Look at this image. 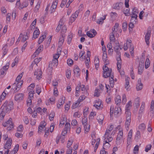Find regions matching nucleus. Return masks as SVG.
I'll list each match as a JSON object with an SVG mask.
<instances>
[{"label":"nucleus","instance_id":"nucleus-1","mask_svg":"<svg viewBox=\"0 0 154 154\" xmlns=\"http://www.w3.org/2000/svg\"><path fill=\"white\" fill-rule=\"evenodd\" d=\"M23 72H22L19 74L17 77L16 80V82L12 85V88L14 89V92L16 93L19 91L21 87V85L23 84V81H20L22 77Z\"/></svg>","mask_w":154,"mask_h":154},{"label":"nucleus","instance_id":"nucleus-2","mask_svg":"<svg viewBox=\"0 0 154 154\" xmlns=\"http://www.w3.org/2000/svg\"><path fill=\"white\" fill-rule=\"evenodd\" d=\"M59 57V53L57 54H55L53 55V59L52 61L50 62L49 65V67L48 69V70L50 72L52 70L53 67H56L58 64L57 59Z\"/></svg>","mask_w":154,"mask_h":154},{"label":"nucleus","instance_id":"nucleus-3","mask_svg":"<svg viewBox=\"0 0 154 154\" xmlns=\"http://www.w3.org/2000/svg\"><path fill=\"white\" fill-rule=\"evenodd\" d=\"M103 76L105 78H107L108 77H111L112 75H113L112 73V70L111 68H108L106 66H104L103 67Z\"/></svg>","mask_w":154,"mask_h":154},{"label":"nucleus","instance_id":"nucleus-4","mask_svg":"<svg viewBox=\"0 0 154 154\" xmlns=\"http://www.w3.org/2000/svg\"><path fill=\"white\" fill-rule=\"evenodd\" d=\"M126 115V120L125 123V125L126 130L128 131L129 129V127L131 122V113L129 111H125Z\"/></svg>","mask_w":154,"mask_h":154},{"label":"nucleus","instance_id":"nucleus-5","mask_svg":"<svg viewBox=\"0 0 154 154\" xmlns=\"http://www.w3.org/2000/svg\"><path fill=\"white\" fill-rule=\"evenodd\" d=\"M13 105L12 102L6 101L3 105L4 111L8 112L11 110L13 108Z\"/></svg>","mask_w":154,"mask_h":154},{"label":"nucleus","instance_id":"nucleus-6","mask_svg":"<svg viewBox=\"0 0 154 154\" xmlns=\"http://www.w3.org/2000/svg\"><path fill=\"white\" fill-rule=\"evenodd\" d=\"M2 125L4 127H7V129L8 131L11 130L14 127L12 119L11 118H10L7 122L3 123Z\"/></svg>","mask_w":154,"mask_h":154},{"label":"nucleus","instance_id":"nucleus-7","mask_svg":"<svg viewBox=\"0 0 154 154\" xmlns=\"http://www.w3.org/2000/svg\"><path fill=\"white\" fill-rule=\"evenodd\" d=\"M85 112H84L83 113L84 116L83 118L82 119V125L84 126L85 130L87 132H88L89 130L90 126V125H88L87 124L88 118L87 117L85 116Z\"/></svg>","mask_w":154,"mask_h":154},{"label":"nucleus","instance_id":"nucleus-8","mask_svg":"<svg viewBox=\"0 0 154 154\" xmlns=\"http://www.w3.org/2000/svg\"><path fill=\"white\" fill-rule=\"evenodd\" d=\"M79 12V11H76L72 15L70 18V22L72 23L75 21L76 18L78 17Z\"/></svg>","mask_w":154,"mask_h":154},{"label":"nucleus","instance_id":"nucleus-9","mask_svg":"<svg viewBox=\"0 0 154 154\" xmlns=\"http://www.w3.org/2000/svg\"><path fill=\"white\" fill-rule=\"evenodd\" d=\"M46 125V123L45 121L41 122L38 128V133L40 134L43 131V129L45 128Z\"/></svg>","mask_w":154,"mask_h":154},{"label":"nucleus","instance_id":"nucleus-10","mask_svg":"<svg viewBox=\"0 0 154 154\" xmlns=\"http://www.w3.org/2000/svg\"><path fill=\"white\" fill-rule=\"evenodd\" d=\"M12 140L11 138H9L4 145V148L6 149H9L11 147Z\"/></svg>","mask_w":154,"mask_h":154},{"label":"nucleus","instance_id":"nucleus-11","mask_svg":"<svg viewBox=\"0 0 154 154\" xmlns=\"http://www.w3.org/2000/svg\"><path fill=\"white\" fill-rule=\"evenodd\" d=\"M114 51L116 52L118 55L120 56L121 55V53L118 51V50H119V49L121 50L122 48L120 47L119 43H115V45L114 46Z\"/></svg>","mask_w":154,"mask_h":154},{"label":"nucleus","instance_id":"nucleus-12","mask_svg":"<svg viewBox=\"0 0 154 154\" xmlns=\"http://www.w3.org/2000/svg\"><path fill=\"white\" fill-rule=\"evenodd\" d=\"M93 106L97 109H102L103 107V105L101 104V102L99 100L95 101V104Z\"/></svg>","mask_w":154,"mask_h":154},{"label":"nucleus","instance_id":"nucleus-13","mask_svg":"<svg viewBox=\"0 0 154 154\" xmlns=\"http://www.w3.org/2000/svg\"><path fill=\"white\" fill-rule=\"evenodd\" d=\"M42 72L40 69H37L34 72V75H36V78L38 79H40L42 78Z\"/></svg>","mask_w":154,"mask_h":154},{"label":"nucleus","instance_id":"nucleus-14","mask_svg":"<svg viewBox=\"0 0 154 154\" xmlns=\"http://www.w3.org/2000/svg\"><path fill=\"white\" fill-rule=\"evenodd\" d=\"M43 49V45H40L37 49L33 54L32 56L35 57L36 55L39 54L41 51H42Z\"/></svg>","mask_w":154,"mask_h":154},{"label":"nucleus","instance_id":"nucleus-15","mask_svg":"<svg viewBox=\"0 0 154 154\" xmlns=\"http://www.w3.org/2000/svg\"><path fill=\"white\" fill-rule=\"evenodd\" d=\"M151 32L150 31H148L145 36V40L146 44L149 45V40L150 39Z\"/></svg>","mask_w":154,"mask_h":154},{"label":"nucleus","instance_id":"nucleus-16","mask_svg":"<svg viewBox=\"0 0 154 154\" xmlns=\"http://www.w3.org/2000/svg\"><path fill=\"white\" fill-rule=\"evenodd\" d=\"M111 134H110L109 135H108L107 137H106L105 136V134L104 136L105 138V144L107 143L108 144V146L109 145V144L108 143V142H111L113 140V138L111 136Z\"/></svg>","mask_w":154,"mask_h":154},{"label":"nucleus","instance_id":"nucleus-17","mask_svg":"<svg viewBox=\"0 0 154 154\" xmlns=\"http://www.w3.org/2000/svg\"><path fill=\"white\" fill-rule=\"evenodd\" d=\"M129 79L130 78L128 77H126L125 79V88L128 91L130 90Z\"/></svg>","mask_w":154,"mask_h":154},{"label":"nucleus","instance_id":"nucleus-18","mask_svg":"<svg viewBox=\"0 0 154 154\" xmlns=\"http://www.w3.org/2000/svg\"><path fill=\"white\" fill-rule=\"evenodd\" d=\"M24 95L23 94H19L16 95L15 97V100L16 101L22 100L23 98Z\"/></svg>","mask_w":154,"mask_h":154},{"label":"nucleus","instance_id":"nucleus-19","mask_svg":"<svg viewBox=\"0 0 154 154\" xmlns=\"http://www.w3.org/2000/svg\"><path fill=\"white\" fill-rule=\"evenodd\" d=\"M144 68V64L143 62H140L139 66L138 68V72L139 74H141L143 72Z\"/></svg>","mask_w":154,"mask_h":154},{"label":"nucleus","instance_id":"nucleus-20","mask_svg":"<svg viewBox=\"0 0 154 154\" xmlns=\"http://www.w3.org/2000/svg\"><path fill=\"white\" fill-rule=\"evenodd\" d=\"M104 118V116L103 114H100L97 117V120L98 122L101 124H102L103 122Z\"/></svg>","mask_w":154,"mask_h":154},{"label":"nucleus","instance_id":"nucleus-21","mask_svg":"<svg viewBox=\"0 0 154 154\" xmlns=\"http://www.w3.org/2000/svg\"><path fill=\"white\" fill-rule=\"evenodd\" d=\"M131 40H127L126 42L124 44V50L126 51L128 49L129 46L131 45Z\"/></svg>","mask_w":154,"mask_h":154},{"label":"nucleus","instance_id":"nucleus-22","mask_svg":"<svg viewBox=\"0 0 154 154\" xmlns=\"http://www.w3.org/2000/svg\"><path fill=\"white\" fill-rule=\"evenodd\" d=\"M143 85L141 82V79H139L137 81V83L136 85V89L137 91L141 90L143 88Z\"/></svg>","mask_w":154,"mask_h":154},{"label":"nucleus","instance_id":"nucleus-23","mask_svg":"<svg viewBox=\"0 0 154 154\" xmlns=\"http://www.w3.org/2000/svg\"><path fill=\"white\" fill-rule=\"evenodd\" d=\"M58 2V0H56L54 2H53L51 6V13H52L53 12H54V11H53V10H54L56 8Z\"/></svg>","mask_w":154,"mask_h":154},{"label":"nucleus","instance_id":"nucleus-24","mask_svg":"<svg viewBox=\"0 0 154 154\" xmlns=\"http://www.w3.org/2000/svg\"><path fill=\"white\" fill-rule=\"evenodd\" d=\"M121 109L118 106L115 107L114 109V114L115 115H117L118 114H121Z\"/></svg>","mask_w":154,"mask_h":154},{"label":"nucleus","instance_id":"nucleus-25","mask_svg":"<svg viewBox=\"0 0 154 154\" xmlns=\"http://www.w3.org/2000/svg\"><path fill=\"white\" fill-rule=\"evenodd\" d=\"M94 64L96 68L97 69L99 65V60L98 57L97 56H95V57Z\"/></svg>","mask_w":154,"mask_h":154},{"label":"nucleus","instance_id":"nucleus-26","mask_svg":"<svg viewBox=\"0 0 154 154\" xmlns=\"http://www.w3.org/2000/svg\"><path fill=\"white\" fill-rule=\"evenodd\" d=\"M133 131L131 129L128 133L127 140L128 143H130L131 142V140L132 138Z\"/></svg>","mask_w":154,"mask_h":154},{"label":"nucleus","instance_id":"nucleus-27","mask_svg":"<svg viewBox=\"0 0 154 154\" xmlns=\"http://www.w3.org/2000/svg\"><path fill=\"white\" fill-rule=\"evenodd\" d=\"M80 87L81 90L82 91V93L84 94V95H86V96H87V95L88 94V93L87 90L85 88V85H81Z\"/></svg>","mask_w":154,"mask_h":154},{"label":"nucleus","instance_id":"nucleus-28","mask_svg":"<svg viewBox=\"0 0 154 154\" xmlns=\"http://www.w3.org/2000/svg\"><path fill=\"white\" fill-rule=\"evenodd\" d=\"M123 5V3L121 2H117L114 5V8L115 9L119 10L122 6Z\"/></svg>","mask_w":154,"mask_h":154},{"label":"nucleus","instance_id":"nucleus-29","mask_svg":"<svg viewBox=\"0 0 154 154\" xmlns=\"http://www.w3.org/2000/svg\"><path fill=\"white\" fill-rule=\"evenodd\" d=\"M124 14L126 16H128L130 15V9L129 7L125 8L123 10Z\"/></svg>","mask_w":154,"mask_h":154},{"label":"nucleus","instance_id":"nucleus-30","mask_svg":"<svg viewBox=\"0 0 154 154\" xmlns=\"http://www.w3.org/2000/svg\"><path fill=\"white\" fill-rule=\"evenodd\" d=\"M8 45L7 44H5L3 47L2 48L3 55L2 57H3L7 54L8 51V49L7 48Z\"/></svg>","mask_w":154,"mask_h":154},{"label":"nucleus","instance_id":"nucleus-31","mask_svg":"<svg viewBox=\"0 0 154 154\" xmlns=\"http://www.w3.org/2000/svg\"><path fill=\"white\" fill-rule=\"evenodd\" d=\"M40 34V32L38 29H37V28L35 30V31L34 32L33 34V38H36L38 36L39 34Z\"/></svg>","mask_w":154,"mask_h":154},{"label":"nucleus","instance_id":"nucleus-32","mask_svg":"<svg viewBox=\"0 0 154 154\" xmlns=\"http://www.w3.org/2000/svg\"><path fill=\"white\" fill-rule=\"evenodd\" d=\"M119 137L117 136L116 140V145L117 146H120L121 144L122 143V140L123 138H119Z\"/></svg>","mask_w":154,"mask_h":154},{"label":"nucleus","instance_id":"nucleus-33","mask_svg":"<svg viewBox=\"0 0 154 154\" xmlns=\"http://www.w3.org/2000/svg\"><path fill=\"white\" fill-rule=\"evenodd\" d=\"M66 121V118L65 116H62L60 120V125H63Z\"/></svg>","mask_w":154,"mask_h":154},{"label":"nucleus","instance_id":"nucleus-34","mask_svg":"<svg viewBox=\"0 0 154 154\" xmlns=\"http://www.w3.org/2000/svg\"><path fill=\"white\" fill-rule=\"evenodd\" d=\"M115 101L117 105H118L119 104H120L121 102L120 96H116L115 98Z\"/></svg>","mask_w":154,"mask_h":154},{"label":"nucleus","instance_id":"nucleus-35","mask_svg":"<svg viewBox=\"0 0 154 154\" xmlns=\"http://www.w3.org/2000/svg\"><path fill=\"white\" fill-rule=\"evenodd\" d=\"M46 35L45 34L40 37L38 41V44H40L42 42H43L44 40L46 38Z\"/></svg>","mask_w":154,"mask_h":154},{"label":"nucleus","instance_id":"nucleus-36","mask_svg":"<svg viewBox=\"0 0 154 154\" xmlns=\"http://www.w3.org/2000/svg\"><path fill=\"white\" fill-rule=\"evenodd\" d=\"M80 71V69L77 66H76L74 69V73L77 76L79 75Z\"/></svg>","mask_w":154,"mask_h":154},{"label":"nucleus","instance_id":"nucleus-37","mask_svg":"<svg viewBox=\"0 0 154 154\" xmlns=\"http://www.w3.org/2000/svg\"><path fill=\"white\" fill-rule=\"evenodd\" d=\"M131 104L132 102L131 101H129L126 105L125 109L126 111H130V108L132 106Z\"/></svg>","mask_w":154,"mask_h":154},{"label":"nucleus","instance_id":"nucleus-38","mask_svg":"<svg viewBox=\"0 0 154 154\" xmlns=\"http://www.w3.org/2000/svg\"><path fill=\"white\" fill-rule=\"evenodd\" d=\"M110 78V86L111 88H113L114 87V80L113 79L114 76L113 75H112L111 76Z\"/></svg>","mask_w":154,"mask_h":154},{"label":"nucleus","instance_id":"nucleus-39","mask_svg":"<svg viewBox=\"0 0 154 154\" xmlns=\"http://www.w3.org/2000/svg\"><path fill=\"white\" fill-rule=\"evenodd\" d=\"M29 36V33H28V32H26V35H23L22 40V42H24L26 39L28 38Z\"/></svg>","mask_w":154,"mask_h":154},{"label":"nucleus","instance_id":"nucleus-40","mask_svg":"<svg viewBox=\"0 0 154 154\" xmlns=\"http://www.w3.org/2000/svg\"><path fill=\"white\" fill-rule=\"evenodd\" d=\"M28 6V4L26 2H23L22 3V4L19 5L18 6V8L19 9H22L24 8H25Z\"/></svg>","mask_w":154,"mask_h":154},{"label":"nucleus","instance_id":"nucleus-41","mask_svg":"<svg viewBox=\"0 0 154 154\" xmlns=\"http://www.w3.org/2000/svg\"><path fill=\"white\" fill-rule=\"evenodd\" d=\"M86 96H87L86 95L84 94V95L81 96L78 100L77 101L80 103L85 99L86 97Z\"/></svg>","mask_w":154,"mask_h":154},{"label":"nucleus","instance_id":"nucleus-42","mask_svg":"<svg viewBox=\"0 0 154 154\" xmlns=\"http://www.w3.org/2000/svg\"><path fill=\"white\" fill-rule=\"evenodd\" d=\"M110 40V42H113L115 40V38L114 36V32H112L111 33V35H110L109 37Z\"/></svg>","mask_w":154,"mask_h":154},{"label":"nucleus","instance_id":"nucleus-43","mask_svg":"<svg viewBox=\"0 0 154 154\" xmlns=\"http://www.w3.org/2000/svg\"><path fill=\"white\" fill-rule=\"evenodd\" d=\"M123 130L122 129L119 130L118 132L117 136L119 137V138H123Z\"/></svg>","mask_w":154,"mask_h":154},{"label":"nucleus","instance_id":"nucleus-44","mask_svg":"<svg viewBox=\"0 0 154 154\" xmlns=\"http://www.w3.org/2000/svg\"><path fill=\"white\" fill-rule=\"evenodd\" d=\"M150 64V61L149 58H147L146 59L145 64V67L146 69L149 67Z\"/></svg>","mask_w":154,"mask_h":154},{"label":"nucleus","instance_id":"nucleus-45","mask_svg":"<svg viewBox=\"0 0 154 154\" xmlns=\"http://www.w3.org/2000/svg\"><path fill=\"white\" fill-rule=\"evenodd\" d=\"M11 14L8 13L6 16V22L7 23H9L10 22Z\"/></svg>","mask_w":154,"mask_h":154},{"label":"nucleus","instance_id":"nucleus-46","mask_svg":"<svg viewBox=\"0 0 154 154\" xmlns=\"http://www.w3.org/2000/svg\"><path fill=\"white\" fill-rule=\"evenodd\" d=\"M35 87V85L34 84H31L27 88V90L29 92L30 91H33V89Z\"/></svg>","mask_w":154,"mask_h":154},{"label":"nucleus","instance_id":"nucleus-47","mask_svg":"<svg viewBox=\"0 0 154 154\" xmlns=\"http://www.w3.org/2000/svg\"><path fill=\"white\" fill-rule=\"evenodd\" d=\"M139 128L141 131H144L146 128L145 125L144 123H142L140 125Z\"/></svg>","mask_w":154,"mask_h":154},{"label":"nucleus","instance_id":"nucleus-48","mask_svg":"<svg viewBox=\"0 0 154 154\" xmlns=\"http://www.w3.org/2000/svg\"><path fill=\"white\" fill-rule=\"evenodd\" d=\"M64 41V38L63 36L62 35L60 37L59 43L60 45H62Z\"/></svg>","mask_w":154,"mask_h":154},{"label":"nucleus","instance_id":"nucleus-49","mask_svg":"<svg viewBox=\"0 0 154 154\" xmlns=\"http://www.w3.org/2000/svg\"><path fill=\"white\" fill-rule=\"evenodd\" d=\"M19 147V146L17 144L16 145V146H15V147L14 148V149L13 150V151H12V153H13V152L14 154H15L17 152V151L18 150Z\"/></svg>","mask_w":154,"mask_h":154},{"label":"nucleus","instance_id":"nucleus-50","mask_svg":"<svg viewBox=\"0 0 154 154\" xmlns=\"http://www.w3.org/2000/svg\"><path fill=\"white\" fill-rule=\"evenodd\" d=\"M65 97H63L61 98L59 100V102L60 103L61 105H63L65 103Z\"/></svg>","mask_w":154,"mask_h":154},{"label":"nucleus","instance_id":"nucleus-51","mask_svg":"<svg viewBox=\"0 0 154 154\" xmlns=\"http://www.w3.org/2000/svg\"><path fill=\"white\" fill-rule=\"evenodd\" d=\"M85 51H81L80 52L79 54V59L83 61L84 60L83 57V55L85 54Z\"/></svg>","mask_w":154,"mask_h":154},{"label":"nucleus","instance_id":"nucleus-52","mask_svg":"<svg viewBox=\"0 0 154 154\" xmlns=\"http://www.w3.org/2000/svg\"><path fill=\"white\" fill-rule=\"evenodd\" d=\"M139 150V146L138 145H136L134 147V154H137Z\"/></svg>","mask_w":154,"mask_h":154},{"label":"nucleus","instance_id":"nucleus-53","mask_svg":"<svg viewBox=\"0 0 154 154\" xmlns=\"http://www.w3.org/2000/svg\"><path fill=\"white\" fill-rule=\"evenodd\" d=\"M18 59L16 57L14 60V62L12 64V67H13L15 66L18 63Z\"/></svg>","mask_w":154,"mask_h":154},{"label":"nucleus","instance_id":"nucleus-54","mask_svg":"<svg viewBox=\"0 0 154 154\" xmlns=\"http://www.w3.org/2000/svg\"><path fill=\"white\" fill-rule=\"evenodd\" d=\"M131 21H132L133 18L135 19V20L137 19V14L136 13H134L131 14Z\"/></svg>","mask_w":154,"mask_h":154},{"label":"nucleus","instance_id":"nucleus-55","mask_svg":"<svg viewBox=\"0 0 154 154\" xmlns=\"http://www.w3.org/2000/svg\"><path fill=\"white\" fill-rule=\"evenodd\" d=\"M67 28L66 26L64 25L61 28V32L62 34L65 33L66 31Z\"/></svg>","mask_w":154,"mask_h":154},{"label":"nucleus","instance_id":"nucleus-56","mask_svg":"<svg viewBox=\"0 0 154 154\" xmlns=\"http://www.w3.org/2000/svg\"><path fill=\"white\" fill-rule=\"evenodd\" d=\"M66 75L67 78H69L71 76V71L67 69L66 71Z\"/></svg>","mask_w":154,"mask_h":154},{"label":"nucleus","instance_id":"nucleus-57","mask_svg":"<svg viewBox=\"0 0 154 154\" xmlns=\"http://www.w3.org/2000/svg\"><path fill=\"white\" fill-rule=\"evenodd\" d=\"M36 92L38 94H39L41 92V88L39 87L38 85L36 86Z\"/></svg>","mask_w":154,"mask_h":154},{"label":"nucleus","instance_id":"nucleus-58","mask_svg":"<svg viewBox=\"0 0 154 154\" xmlns=\"http://www.w3.org/2000/svg\"><path fill=\"white\" fill-rule=\"evenodd\" d=\"M35 94V92L34 91H30L29 92V97L32 98L33 97V94Z\"/></svg>","mask_w":154,"mask_h":154},{"label":"nucleus","instance_id":"nucleus-59","mask_svg":"<svg viewBox=\"0 0 154 154\" xmlns=\"http://www.w3.org/2000/svg\"><path fill=\"white\" fill-rule=\"evenodd\" d=\"M72 34H70L68 35L67 40L68 43L69 44L72 41Z\"/></svg>","mask_w":154,"mask_h":154},{"label":"nucleus","instance_id":"nucleus-60","mask_svg":"<svg viewBox=\"0 0 154 154\" xmlns=\"http://www.w3.org/2000/svg\"><path fill=\"white\" fill-rule=\"evenodd\" d=\"M64 20L63 19V18L61 19L59 22V23L58 25L60 26H61L62 27L64 25Z\"/></svg>","mask_w":154,"mask_h":154},{"label":"nucleus","instance_id":"nucleus-61","mask_svg":"<svg viewBox=\"0 0 154 154\" xmlns=\"http://www.w3.org/2000/svg\"><path fill=\"white\" fill-rule=\"evenodd\" d=\"M79 103H80L77 100V102L76 103H74L73 104L72 108V109H75L78 106Z\"/></svg>","mask_w":154,"mask_h":154},{"label":"nucleus","instance_id":"nucleus-62","mask_svg":"<svg viewBox=\"0 0 154 154\" xmlns=\"http://www.w3.org/2000/svg\"><path fill=\"white\" fill-rule=\"evenodd\" d=\"M149 114L151 117H152L154 116V109H150Z\"/></svg>","mask_w":154,"mask_h":154},{"label":"nucleus","instance_id":"nucleus-63","mask_svg":"<svg viewBox=\"0 0 154 154\" xmlns=\"http://www.w3.org/2000/svg\"><path fill=\"white\" fill-rule=\"evenodd\" d=\"M152 145L151 144H149L146 146L145 147V151L146 152H148L149 150L151 149Z\"/></svg>","mask_w":154,"mask_h":154},{"label":"nucleus","instance_id":"nucleus-64","mask_svg":"<svg viewBox=\"0 0 154 154\" xmlns=\"http://www.w3.org/2000/svg\"><path fill=\"white\" fill-rule=\"evenodd\" d=\"M65 128L66 131L69 129L70 128V123L67 122L65 125Z\"/></svg>","mask_w":154,"mask_h":154}]
</instances>
